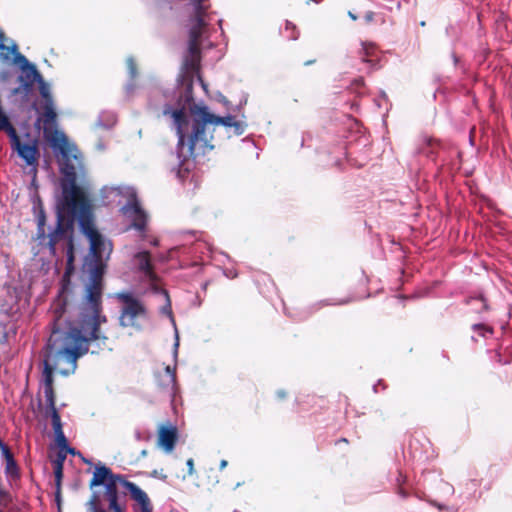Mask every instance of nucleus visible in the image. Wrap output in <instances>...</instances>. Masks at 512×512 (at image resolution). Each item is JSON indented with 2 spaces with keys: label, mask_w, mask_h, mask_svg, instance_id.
Listing matches in <instances>:
<instances>
[{
  "label": "nucleus",
  "mask_w": 512,
  "mask_h": 512,
  "mask_svg": "<svg viewBox=\"0 0 512 512\" xmlns=\"http://www.w3.org/2000/svg\"><path fill=\"white\" fill-rule=\"evenodd\" d=\"M201 19L197 18L196 26L191 30V40L183 56L179 84L176 92V103L165 105L162 114L169 116L171 127L178 138L177 152L179 157L196 158L213 150V131L215 126L222 125L232 128L235 116H217L210 112L203 102L196 103L193 97V84L197 81L207 92V85L200 75L201 46H199Z\"/></svg>",
  "instance_id": "obj_1"
},
{
  "label": "nucleus",
  "mask_w": 512,
  "mask_h": 512,
  "mask_svg": "<svg viewBox=\"0 0 512 512\" xmlns=\"http://www.w3.org/2000/svg\"><path fill=\"white\" fill-rule=\"evenodd\" d=\"M74 168L65 164L62 169L64 178L60 179L61 196L56 204V225L46 232V214L41 201L34 203L33 209L37 221V239L46 244L50 254L55 256L61 245L66 254V269L62 276V296L70 293V274L74 271V226L78 223L80 231L90 243L91 259H108L113 245L94 227L92 206L82 188L75 182Z\"/></svg>",
  "instance_id": "obj_2"
},
{
  "label": "nucleus",
  "mask_w": 512,
  "mask_h": 512,
  "mask_svg": "<svg viewBox=\"0 0 512 512\" xmlns=\"http://www.w3.org/2000/svg\"><path fill=\"white\" fill-rule=\"evenodd\" d=\"M104 261L91 259L88 264L89 280L85 287L83 306L79 313L78 325L72 321V314L76 307V297L70 284V293L62 296V286L57 298L52 304L53 321L51 335L48 341L61 343L65 346H80L92 354L99 353L107 347L108 337L101 331V324L107 322L102 314V293Z\"/></svg>",
  "instance_id": "obj_3"
},
{
  "label": "nucleus",
  "mask_w": 512,
  "mask_h": 512,
  "mask_svg": "<svg viewBox=\"0 0 512 512\" xmlns=\"http://www.w3.org/2000/svg\"><path fill=\"white\" fill-rule=\"evenodd\" d=\"M88 353L80 346H65L59 342L48 341L44 350L43 359V393L45 397V417L51 418L54 434L63 432L60 414L56 408L53 388V372L67 376L74 373L77 368V359Z\"/></svg>",
  "instance_id": "obj_4"
},
{
  "label": "nucleus",
  "mask_w": 512,
  "mask_h": 512,
  "mask_svg": "<svg viewBox=\"0 0 512 512\" xmlns=\"http://www.w3.org/2000/svg\"><path fill=\"white\" fill-rule=\"evenodd\" d=\"M44 110L41 120L43 121V132L45 137L49 140L54 153L60 156L59 166L61 178H64L63 168L65 164L74 168L75 182H77L78 175L83 174L84 166L82 162V155L74 144H70L64 133H58L56 130V112L54 109V102L42 104Z\"/></svg>",
  "instance_id": "obj_5"
},
{
  "label": "nucleus",
  "mask_w": 512,
  "mask_h": 512,
  "mask_svg": "<svg viewBox=\"0 0 512 512\" xmlns=\"http://www.w3.org/2000/svg\"><path fill=\"white\" fill-rule=\"evenodd\" d=\"M103 197L110 194L121 196L126 199V203L120 208L124 217L131 221V227L139 232H143L146 228L147 216L141 208L136 190L131 186H105L101 190Z\"/></svg>",
  "instance_id": "obj_6"
},
{
  "label": "nucleus",
  "mask_w": 512,
  "mask_h": 512,
  "mask_svg": "<svg viewBox=\"0 0 512 512\" xmlns=\"http://www.w3.org/2000/svg\"><path fill=\"white\" fill-rule=\"evenodd\" d=\"M123 481H128L120 474H114L112 470L105 465L95 467L93 477L90 481V488L104 486L105 496L110 503L118 502V484L123 487Z\"/></svg>",
  "instance_id": "obj_7"
},
{
  "label": "nucleus",
  "mask_w": 512,
  "mask_h": 512,
  "mask_svg": "<svg viewBox=\"0 0 512 512\" xmlns=\"http://www.w3.org/2000/svg\"><path fill=\"white\" fill-rule=\"evenodd\" d=\"M162 300L165 301L164 305H162V318L166 317L169 321V324L173 330V336H174V342H173V360L176 363L178 358V349L180 344V338H179V331L176 325L175 318L173 316L172 310H171V303L170 298L168 295V292L162 288ZM165 372L170 378V384L171 387L169 388V395L172 397V402H174V398L176 396L177 392V384H176V364L171 366L165 367Z\"/></svg>",
  "instance_id": "obj_8"
},
{
  "label": "nucleus",
  "mask_w": 512,
  "mask_h": 512,
  "mask_svg": "<svg viewBox=\"0 0 512 512\" xmlns=\"http://www.w3.org/2000/svg\"><path fill=\"white\" fill-rule=\"evenodd\" d=\"M133 265L136 268L139 280L143 283L144 293L159 291V279L151 264V255L147 251L137 253L133 258Z\"/></svg>",
  "instance_id": "obj_9"
},
{
  "label": "nucleus",
  "mask_w": 512,
  "mask_h": 512,
  "mask_svg": "<svg viewBox=\"0 0 512 512\" xmlns=\"http://www.w3.org/2000/svg\"><path fill=\"white\" fill-rule=\"evenodd\" d=\"M117 298L123 302V308L119 318L120 325L123 327L137 326V321L145 318L146 315L143 304L130 292L118 293Z\"/></svg>",
  "instance_id": "obj_10"
},
{
  "label": "nucleus",
  "mask_w": 512,
  "mask_h": 512,
  "mask_svg": "<svg viewBox=\"0 0 512 512\" xmlns=\"http://www.w3.org/2000/svg\"><path fill=\"white\" fill-rule=\"evenodd\" d=\"M13 151L24 161L29 167V174L32 175V185L36 184V177L38 171V140L32 138L29 134L25 135V139L12 148Z\"/></svg>",
  "instance_id": "obj_11"
},
{
  "label": "nucleus",
  "mask_w": 512,
  "mask_h": 512,
  "mask_svg": "<svg viewBox=\"0 0 512 512\" xmlns=\"http://www.w3.org/2000/svg\"><path fill=\"white\" fill-rule=\"evenodd\" d=\"M189 5L192 6L194 11L193 16L190 18L189 40H191V30L196 26L197 18H200L199 46H201L203 37L209 36V21L212 20L211 16L207 13L209 8L208 0H189Z\"/></svg>",
  "instance_id": "obj_12"
},
{
  "label": "nucleus",
  "mask_w": 512,
  "mask_h": 512,
  "mask_svg": "<svg viewBox=\"0 0 512 512\" xmlns=\"http://www.w3.org/2000/svg\"><path fill=\"white\" fill-rule=\"evenodd\" d=\"M350 301H351L350 298L337 300V301L327 299V300L318 301L305 309L289 310L288 308L285 307V314L295 321H303V320L307 319L308 317H310L313 313H315L316 311L320 310L321 308H323L325 306L344 305V304L349 303Z\"/></svg>",
  "instance_id": "obj_13"
},
{
  "label": "nucleus",
  "mask_w": 512,
  "mask_h": 512,
  "mask_svg": "<svg viewBox=\"0 0 512 512\" xmlns=\"http://www.w3.org/2000/svg\"><path fill=\"white\" fill-rule=\"evenodd\" d=\"M123 488L127 490L132 499L140 505L141 512H152V506L145 491L130 481H123Z\"/></svg>",
  "instance_id": "obj_14"
},
{
  "label": "nucleus",
  "mask_w": 512,
  "mask_h": 512,
  "mask_svg": "<svg viewBox=\"0 0 512 512\" xmlns=\"http://www.w3.org/2000/svg\"><path fill=\"white\" fill-rule=\"evenodd\" d=\"M179 439L178 428L171 423L162 424V450L171 453Z\"/></svg>",
  "instance_id": "obj_15"
},
{
  "label": "nucleus",
  "mask_w": 512,
  "mask_h": 512,
  "mask_svg": "<svg viewBox=\"0 0 512 512\" xmlns=\"http://www.w3.org/2000/svg\"><path fill=\"white\" fill-rule=\"evenodd\" d=\"M22 73L19 76L22 90L28 94L32 91L34 82L41 80L42 75L37 70L36 66L31 64L28 67L21 68Z\"/></svg>",
  "instance_id": "obj_16"
},
{
  "label": "nucleus",
  "mask_w": 512,
  "mask_h": 512,
  "mask_svg": "<svg viewBox=\"0 0 512 512\" xmlns=\"http://www.w3.org/2000/svg\"><path fill=\"white\" fill-rule=\"evenodd\" d=\"M466 304L470 306L472 312L479 315H482L484 312H487L490 309L487 300L482 294L468 297L466 299Z\"/></svg>",
  "instance_id": "obj_17"
},
{
  "label": "nucleus",
  "mask_w": 512,
  "mask_h": 512,
  "mask_svg": "<svg viewBox=\"0 0 512 512\" xmlns=\"http://www.w3.org/2000/svg\"><path fill=\"white\" fill-rule=\"evenodd\" d=\"M126 62H127L129 76H130V81L125 86V92H126L127 97H130L135 90V84H134L133 80L137 76V69H136V64L134 62L133 57H128Z\"/></svg>",
  "instance_id": "obj_18"
},
{
  "label": "nucleus",
  "mask_w": 512,
  "mask_h": 512,
  "mask_svg": "<svg viewBox=\"0 0 512 512\" xmlns=\"http://www.w3.org/2000/svg\"><path fill=\"white\" fill-rule=\"evenodd\" d=\"M117 122V117L114 112L103 111L99 114L96 125L105 129L112 128Z\"/></svg>",
  "instance_id": "obj_19"
},
{
  "label": "nucleus",
  "mask_w": 512,
  "mask_h": 512,
  "mask_svg": "<svg viewBox=\"0 0 512 512\" xmlns=\"http://www.w3.org/2000/svg\"><path fill=\"white\" fill-rule=\"evenodd\" d=\"M36 83H38L39 92L43 99L42 104H47L49 102L53 103L54 100L50 91V86L45 82L43 77H41V80H38Z\"/></svg>",
  "instance_id": "obj_20"
},
{
  "label": "nucleus",
  "mask_w": 512,
  "mask_h": 512,
  "mask_svg": "<svg viewBox=\"0 0 512 512\" xmlns=\"http://www.w3.org/2000/svg\"><path fill=\"white\" fill-rule=\"evenodd\" d=\"M362 50L364 53L363 61L370 63L372 68H376L375 60L372 58L375 53V46L373 44L362 43Z\"/></svg>",
  "instance_id": "obj_21"
},
{
  "label": "nucleus",
  "mask_w": 512,
  "mask_h": 512,
  "mask_svg": "<svg viewBox=\"0 0 512 512\" xmlns=\"http://www.w3.org/2000/svg\"><path fill=\"white\" fill-rule=\"evenodd\" d=\"M62 470H63V464H61L60 461H56L55 466H54V475H55V482H56V487H57L56 499L58 501L60 499V484H61V479H62Z\"/></svg>",
  "instance_id": "obj_22"
},
{
  "label": "nucleus",
  "mask_w": 512,
  "mask_h": 512,
  "mask_svg": "<svg viewBox=\"0 0 512 512\" xmlns=\"http://www.w3.org/2000/svg\"><path fill=\"white\" fill-rule=\"evenodd\" d=\"M99 502V495L94 492L88 502V510L90 512H106L102 507H100Z\"/></svg>",
  "instance_id": "obj_23"
},
{
  "label": "nucleus",
  "mask_w": 512,
  "mask_h": 512,
  "mask_svg": "<svg viewBox=\"0 0 512 512\" xmlns=\"http://www.w3.org/2000/svg\"><path fill=\"white\" fill-rule=\"evenodd\" d=\"M472 330L478 332L482 337H487L488 334L493 333V329L483 323H476L472 325Z\"/></svg>",
  "instance_id": "obj_24"
},
{
  "label": "nucleus",
  "mask_w": 512,
  "mask_h": 512,
  "mask_svg": "<svg viewBox=\"0 0 512 512\" xmlns=\"http://www.w3.org/2000/svg\"><path fill=\"white\" fill-rule=\"evenodd\" d=\"M11 52L15 54V61L20 64L21 68H25L31 65V63L24 55L17 52V45L15 43L12 45Z\"/></svg>",
  "instance_id": "obj_25"
},
{
  "label": "nucleus",
  "mask_w": 512,
  "mask_h": 512,
  "mask_svg": "<svg viewBox=\"0 0 512 512\" xmlns=\"http://www.w3.org/2000/svg\"><path fill=\"white\" fill-rule=\"evenodd\" d=\"M6 461V468L5 471L10 476H18V467L17 463L14 459V456L11 458H8Z\"/></svg>",
  "instance_id": "obj_26"
},
{
  "label": "nucleus",
  "mask_w": 512,
  "mask_h": 512,
  "mask_svg": "<svg viewBox=\"0 0 512 512\" xmlns=\"http://www.w3.org/2000/svg\"><path fill=\"white\" fill-rule=\"evenodd\" d=\"M247 128V123L245 121H239V120H236L235 123H233V134L235 136H241L242 134H244L245 130Z\"/></svg>",
  "instance_id": "obj_27"
},
{
  "label": "nucleus",
  "mask_w": 512,
  "mask_h": 512,
  "mask_svg": "<svg viewBox=\"0 0 512 512\" xmlns=\"http://www.w3.org/2000/svg\"><path fill=\"white\" fill-rule=\"evenodd\" d=\"M54 435H55V441L61 451L68 448V442H67L64 432L56 433Z\"/></svg>",
  "instance_id": "obj_28"
},
{
  "label": "nucleus",
  "mask_w": 512,
  "mask_h": 512,
  "mask_svg": "<svg viewBox=\"0 0 512 512\" xmlns=\"http://www.w3.org/2000/svg\"><path fill=\"white\" fill-rule=\"evenodd\" d=\"M248 101V95L244 94L239 102V104L236 106L235 111L240 112L242 107L247 104Z\"/></svg>",
  "instance_id": "obj_29"
},
{
  "label": "nucleus",
  "mask_w": 512,
  "mask_h": 512,
  "mask_svg": "<svg viewBox=\"0 0 512 512\" xmlns=\"http://www.w3.org/2000/svg\"><path fill=\"white\" fill-rule=\"evenodd\" d=\"M223 273L227 278H230V279H234L238 275V273L235 269H226L223 271Z\"/></svg>",
  "instance_id": "obj_30"
},
{
  "label": "nucleus",
  "mask_w": 512,
  "mask_h": 512,
  "mask_svg": "<svg viewBox=\"0 0 512 512\" xmlns=\"http://www.w3.org/2000/svg\"><path fill=\"white\" fill-rule=\"evenodd\" d=\"M187 468H188V475H193L195 473L194 469V460L192 458H189L186 462Z\"/></svg>",
  "instance_id": "obj_31"
},
{
  "label": "nucleus",
  "mask_w": 512,
  "mask_h": 512,
  "mask_svg": "<svg viewBox=\"0 0 512 512\" xmlns=\"http://www.w3.org/2000/svg\"><path fill=\"white\" fill-rule=\"evenodd\" d=\"M2 455L7 460L8 458L13 457V454L11 453L9 447L7 445L3 446L1 449Z\"/></svg>",
  "instance_id": "obj_32"
},
{
  "label": "nucleus",
  "mask_w": 512,
  "mask_h": 512,
  "mask_svg": "<svg viewBox=\"0 0 512 512\" xmlns=\"http://www.w3.org/2000/svg\"><path fill=\"white\" fill-rule=\"evenodd\" d=\"M428 502L430 505L436 507L439 511H445L446 505L439 503L435 500H429Z\"/></svg>",
  "instance_id": "obj_33"
},
{
  "label": "nucleus",
  "mask_w": 512,
  "mask_h": 512,
  "mask_svg": "<svg viewBox=\"0 0 512 512\" xmlns=\"http://www.w3.org/2000/svg\"><path fill=\"white\" fill-rule=\"evenodd\" d=\"M363 85H364L363 78L355 79V81L353 82V89L358 92V89L360 87H363Z\"/></svg>",
  "instance_id": "obj_34"
},
{
  "label": "nucleus",
  "mask_w": 512,
  "mask_h": 512,
  "mask_svg": "<svg viewBox=\"0 0 512 512\" xmlns=\"http://www.w3.org/2000/svg\"><path fill=\"white\" fill-rule=\"evenodd\" d=\"M109 508L113 511V512H122V508L119 504V502L115 503V505L113 506V503H110L109 504Z\"/></svg>",
  "instance_id": "obj_35"
},
{
  "label": "nucleus",
  "mask_w": 512,
  "mask_h": 512,
  "mask_svg": "<svg viewBox=\"0 0 512 512\" xmlns=\"http://www.w3.org/2000/svg\"><path fill=\"white\" fill-rule=\"evenodd\" d=\"M4 38V33L3 31L0 30V50L7 49L6 46L4 45Z\"/></svg>",
  "instance_id": "obj_36"
},
{
  "label": "nucleus",
  "mask_w": 512,
  "mask_h": 512,
  "mask_svg": "<svg viewBox=\"0 0 512 512\" xmlns=\"http://www.w3.org/2000/svg\"><path fill=\"white\" fill-rule=\"evenodd\" d=\"M405 481V478L403 476V474L401 472H398V475L396 477V482L398 485H401L402 483H404Z\"/></svg>",
  "instance_id": "obj_37"
},
{
  "label": "nucleus",
  "mask_w": 512,
  "mask_h": 512,
  "mask_svg": "<svg viewBox=\"0 0 512 512\" xmlns=\"http://www.w3.org/2000/svg\"><path fill=\"white\" fill-rule=\"evenodd\" d=\"M445 486H446L447 493H449L450 495H453L455 493V489L451 484L445 483Z\"/></svg>",
  "instance_id": "obj_38"
},
{
  "label": "nucleus",
  "mask_w": 512,
  "mask_h": 512,
  "mask_svg": "<svg viewBox=\"0 0 512 512\" xmlns=\"http://www.w3.org/2000/svg\"><path fill=\"white\" fill-rule=\"evenodd\" d=\"M276 395L279 399H284L286 397V392L284 390H278Z\"/></svg>",
  "instance_id": "obj_39"
},
{
  "label": "nucleus",
  "mask_w": 512,
  "mask_h": 512,
  "mask_svg": "<svg viewBox=\"0 0 512 512\" xmlns=\"http://www.w3.org/2000/svg\"><path fill=\"white\" fill-rule=\"evenodd\" d=\"M445 511H447V512H457L458 511V507H456V506H447L446 505Z\"/></svg>",
  "instance_id": "obj_40"
},
{
  "label": "nucleus",
  "mask_w": 512,
  "mask_h": 512,
  "mask_svg": "<svg viewBox=\"0 0 512 512\" xmlns=\"http://www.w3.org/2000/svg\"><path fill=\"white\" fill-rule=\"evenodd\" d=\"M374 18V13L373 12H368L366 15H365V19L367 22H370L372 21Z\"/></svg>",
  "instance_id": "obj_41"
},
{
  "label": "nucleus",
  "mask_w": 512,
  "mask_h": 512,
  "mask_svg": "<svg viewBox=\"0 0 512 512\" xmlns=\"http://www.w3.org/2000/svg\"><path fill=\"white\" fill-rule=\"evenodd\" d=\"M177 251H178V248H177V247L172 248V249L169 251L168 258H173V257H174V256H173V254H174L175 252H177Z\"/></svg>",
  "instance_id": "obj_42"
},
{
  "label": "nucleus",
  "mask_w": 512,
  "mask_h": 512,
  "mask_svg": "<svg viewBox=\"0 0 512 512\" xmlns=\"http://www.w3.org/2000/svg\"><path fill=\"white\" fill-rule=\"evenodd\" d=\"M156 432H157V435H156V437H157L156 442H157V444H158V445H160V425H158V427H157V431H156Z\"/></svg>",
  "instance_id": "obj_43"
},
{
  "label": "nucleus",
  "mask_w": 512,
  "mask_h": 512,
  "mask_svg": "<svg viewBox=\"0 0 512 512\" xmlns=\"http://www.w3.org/2000/svg\"><path fill=\"white\" fill-rule=\"evenodd\" d=\"M228 462L226 460L220 461V469L223 470L227 466Z\"/></svg>",
  "instance_id": "obj_44"
},
{
  "label": "nucleus",
  "mask_w": 512,
  "mask_h": 512,
  "mask_svg": "<svg viewBox=\"0 0 512 512\" xmlns=\"http://www.w3.org/2000/svg\"><path fill=\"white\" fill-rule=\"evenodd\" d=\"M65 450H66L68 453H70V454H72V455H75V449H74V448H72V447H70L69 445H68V448H66Z\"/></svg>",
  "instance_id": "obj_45"
},
{
  "label": "nucleus",
  "mask_w": 512,
  "mask_h": 512,
  "mask_svg": "<svg viewBox=\"0 0 512 512\" xmlns=\"http://www.w3.org/2000/svg\"><path fill=\"white\" fill-rule=\"evenodd\" d=\"M97 149H98V150H104V149H105L104 144H103L102 142H99V143L97 144Z\"/></svg>",
  "instance_id": "obj_46"
},
{
  "label": "nucleus",
  "mask_w": 512,
  "mask_h": 512,
  "mask_svg": "<svg viewBox=\"0 0 512 512\" xmlns=\"http://www.w3.org/2000/svg\"><path fill=\"white\" fill-rule=\"evenodd\" d=\"M64 460H65V455H61V454H59V455H58V459H57V461H60V462H61V464H62Z\"/></svg>",
  "instance_id": "obj_47"
},
{
  "label": "nucleus",
  "mask_w": 512,
  "mask_h": 512,
  "mask_svg": "<svg viewBox=\"0 0 512 512\" xmlns=\"http://www.w3.org/2000/svg\"><path fill=\"white\" fill-rule=\"evenodd\" d=\"M379 384H381V381H378V383H377V384H375V385L373 386V391H374L375 393H377V391H378V385H379Z\"/></svg>",
  "instance_id": "obj_48"
},
{
  "label": "nucleus",
  "mask_w": 512,
  "mask_h": 512,
  "mask_svg": "<svg viewBox=\"0 0 512 512\" xmlns=\"http://www.w3.org/2000/svg\"><path fill=\"white\" fill-rule=\"evenodd\" d=\"M349 17L353 20H356L357 19V16L355 14H353L352 12H349L348 13Z\"/></svg>",
  "instance_id": "obj_49"
},
{
  "label": "nucleus",
  "mask_w": 512,
  "mask_h": 512,
  "mask_svg": "<svg viewBox=\"0 0 512 512\" xmlns=\"http://www.w3.org/2000/svg\"><path fill=\"white\" fill-rule=\"evenodd\" d=\"M290 27H291V28H293V29H295V26H294L291 22H287V24H286V29H288V28H290Z\"/></svg>",
  "instance_id": "obj_50"
},
{
  "label": "nucleus",
  "mask_w": 512,
  "mask_h": 512,
  "mask_svg": "<svg viewBox=\"0 0 512 512\" xmlns=\"http://www.w3.org/2000/svg\"><path fill=\"white\" fill-rule=\"evenodd\" d=\"M402 497H406V494L404 493V491L402 489H399V492H398Z\"/></svg>",
  "instance_id": "obj_51"
},
{
  "label": "nucleus",
  "mask_w": 512,
  "mask_h": 512,
  "mask_svg": "<svg viewBox=\"0 0 512 512\" xmlns=\"http://www.w3.org/2000/svg\"><path fill=\"white\" fill-rule=\"evenodd\" d=\"M400 7H401V3L398 1V2L396 3V9H397V10H399V9H400Z\"/></svg>",
  "instance_id": "obj_52"
},
{
  "label": "nucleus",
  "mask_w": 512,
  "mask_h": 512,
  "mask_svg": "<svg viewBox=\"0 0 512 512\" xmlns=\"http://www.w3.org/2000/svg\"><path fill=\"white\" fill-rule=\"evenodd\" d=\"M291 38H292V39H294V40H295V39H297V38H298V33L293 34V35L291 36Z\"/></svg>",
  "instance_id": "obj_53"
},
{
  "label": "nucleus",
  "mask_w": 512,
  "mask_h": 512,
  "mask_svg": "<svg viewBox=\"0 0 512 512\" xmlns=\"http://www.w3.org/2000/svg\"><path fill=\"white\" fill-rule=\"evenodd\" d=\"M220 255L223 256V257H226L227 259H229V256L227 254H225V253H221Z\"/></svg>",
  "instance_id": "obj_54"
},
{
  "label": "nucleus",
  "mask_w": 512,
  "mask_h": 512,
  "mask_svg": "<svg viewBox=\"0 0 512 512\" xmlns=\"http://www.w3.org/2000/svg\"><path fill=\"white\" fill-rule=\"evenodd\" d=\"M207 250H208L209 253H211V254L213 253L209 246H207Z\"/></svg>",
  "instance_id": "obj_55"
},
{
  "label": "nucleus",
  "mask_w": 512,
  "mask_h": 512,
  "mask_svg": "<svg viewBox=\"0 0 512 512\" xmlns=\"http://www.w3.org/2000/svg\"><path fill=\"white\" fill-rule=\"evenodd\" d=\"M313 62H314V61H308V62H306V63H305V65H310V64H312Z\"/></svg>",
  "instance_id": "obj_56"
},
{
  "label": "nucleus",
  "mask_w": 512,
  "mask_h": 512,
  "mask_svg": "<svg viewBox=\"0 0 512 512\" xmlns=\"http://www.w3.org/2000/svg\"><path fill=\"white\" fill-rule=\"evenodd\" d=\"M161 479H162V481H164L166 479V475L162 474Z\"/></svg>",
  "instance_id": "obj_57"
},
{
  "label": "nucleus",
  "mask_w": 512,
  "mask_h": 512,
  "mask_svg": "<svg viewBox=\"0 0 512 512\" xmlns=\"http://www.w3.org/2000/svg\"><path fill=\"white\" fill-rule=\"evenodd\" d=\"M170 512H178V511L171 510Z\"/></svg>",
  "instance_id": "obj_58"
}]
</instances>
